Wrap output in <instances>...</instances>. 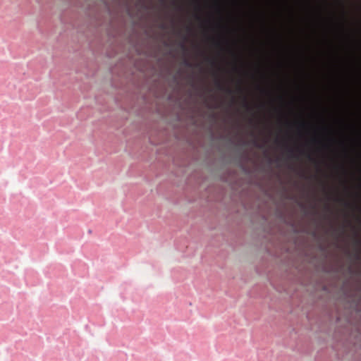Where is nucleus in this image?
<instances>
[{"label": "nucleus", "mask_w": 361, "mask_h": 361, "mask_svg": "<svg viewBox=\"0 0 361 361\" xmlns=\"http://www.w3.org/2000/svg\"><path fill=\"white\" fill-rule=\"evenodd\" d=\"M250 157L245 152L239 150L235 157V161L237 166L245 175H251L252 170L247 166L246 163L249 161Z\"/></svg>", "instance_id": "obj_1"}, {"label": "nucleus", "mask_w": 361, "mask_h": 361, "mask_svg": "<svg viewBox=\"0 0 361 361\" xmlns=\"http://www.w3.org/2000/svg\"><path fill=\"white\" fill-rule=\"evenodd\" d=\"M315 128L322 133L330 143H334L336 142L332 132L326 126H316Z\"/></svg>", "instance_id": "obj_2"}, {"label": "nucleus", "mask_w": 361, "mask_h": 361, "mask_svg": "<svg viewBox=\"0 0 361 361\" xmlns=\"http://www.w3.org/2000/svg\"><path fill=\"white\" fill-rule=\"evenodd\" d=\"M283 145L288 154V155L290 156V157H293L295 156L296 154V151H298V152L300 154L302 152V149H300V148H295L293 147H291L288 145V142L287 141H285L283 142Z\"/></svg>", "instance_id": "obj_3"}, {"label": "nucleus", "mask_w": 361, "mask_h": 361, "mask_svg": "<svg viewBox=\"0 0 361 361\" xmlns=\"http://www.w3.org/2000/svg\"><path fill=\"white\" fill-rule=\"evenodd\" d=\"M228 141L231 145H234L235 147H239V148L247 147L250 145V143L247 140H245L243 139H240V140L236 141L233 138L230 137L228 139Z\"/></svg>", "instance_id": "obj_4"}, {"label": "nucleus", "mask_w": 361, "mask_h": 361, "mask_svg": "<svg viewBox=\"0 0 361 361\" xmlns=\"http://www.w3.org/2000/svg\"><path fill=\"white\" fill-rule=\"evenodd\" d=\"M310 125L305 122V121H300L298 124L297 127V133L300 137H303V129L308 127Z\"/></svg>", "instance_id": "obj_5"}, {"label": "nucleus", "mask_w": 361, "mask_h": 361, "mask_svg": "<svg viewBox=\"0 0 361 361\" xmlns=\"http://www.w3.org/2000/svg\"><path fill=\"white\" fill-rule=\"evenodd\" d=\"M187 38L188 37L186 35H183V39L178 44V47L183 51L185 56L188 54V50L185 46Z\"/></svg>", "instance_id": "obj_6"}, {"label": "nucleus", "mask_w": 361, "mask_h": 361, "mask_svg": "<svg viewBox=\"0 0 361 361\" xmlns=\"http://www.w3.org/2000/svg\"><path fill=\"white\" fill-rule=\"evenodd\" d=\"M181 64H182L183 66H184V67H185V68H187L188 69H192L193 68V64L191 63V61L188 59H187L185 57H184L183 59V60L181 61Z\"/></svg>", "instance_id": "obj_7"}, {"label": "nucleus", "mask_w": 361, "mask_h": 361, "mask_svg": "<svg viewBox=\"0 0 361 361\" xmlns=\"http://www.w3.org/2000/svg\"><path fill=\"white\" fill-rule=\"evenodd\" d=\"M267 163L270 166L271 165H273L274 164L279 165L280 164V160H279V159H273L271 157H267Z\"/></svg>", "instance_id": "obj_8"}, {"label": "nucleus", "mask_w": 361, "mask_h": 361, "mask_svg": "<svg viewBox=\"0 0 361 361\" xmlns=\"http://www.w3.org/2000/svg\"><path fill=\"white\" fill-rule=\"evenodd\" d=\"M183 75V71L179 70L177 74L173 75V80L174 82L179 83V79Z\"/></svg>", "instance_id": "obj_9"}, {"label": "nucleus", "mask_w": 361, "mask_h": 361, "mask_svg": "<svg viewBox=\"0 0 361 361\" xmlns=\"http://www.w3.org/2000/svg\"><path fill=\"white\" fill-rule=\"evenodd\" d=\"M252 145L253 146L256 147H258V148H262V145H259L256 139H253L252 140Z\"/></svg>", "instance_id": "obj_10"}, {"label": "nucleus", "mask_w": 361, "mask_h": 361, "mask_svg": "<svg viewBox=\"0 0 361 361\" xmlns=\"http://www.w3.org/2000/svg\"><path fill=\"white\" fill-rule=\"evenodd\" d=\"M300 206L302 207V209L305 211V214H309V211L307 209V208L303 205L302 203H300Z\"/></svg>", "instance_id": "obj_11"}, {"label": "nucleus", "mask_w": 361, "mask_h": 361, "mask_svg": "<svg viewBox=\"0 0 361 361\" xmlns=\"http://www.w3.org/2000/svg\"><path fill=\"white\" fill-rule=\"evenodd\" d=\"M159 27H160L161 29H162V30H165V29H166V25H165V24H164V23H161V24L159 25Z\"/></svg>", "instance_id": "obj_12"}, {"label": "nucleus", "mask_w": 361, "mask_h": 361, "mask_svg": "<svg viewBox=\"0 0 361 361\" xmlns=\"http://www.w3.org/2000/svg\"><path fill=\"white\" fill-rule=\"evenodd\" d=\"M216 85H217V86L219 87V89L222 88V85H221V83L219 80H216Z\"/></svg>", "instance_id": "obj_13"}, {"label": "nucleus", "mask_w": 361, "mask_h": 361, "mask_svg": "<svg viewBox=\"0 0 361 361\" xmlns=\"http://www.w3.org/2000/svg\"><path fill=\"white\" fill-rule=\"evenodd\" d=\"M312 141H313L314 142H315V143H319V142H320V140H319L318 138H317V137H314V138L312 139Z\"/></svg>", "instance_id": "obj_14"}, {"label": "nucleus", "mask_w": 361, "mask_h": 361, "mask_svg": "<svg viewBox=\"0 0 361 361\" xmlns=\"http://www.w3.org/2000/svg\"><path fill=\"white\" fill-rule=\"evenodd\" d=\"M164 44H165V45H166V47H169V44L168 42H164Z\"/></svg>", "instance_id": "obj_15"}, {"label": "nucleus", "mask_w": 361, "mask_h": 361, "mask_svg": "<svg viewBox=\"0 0 361 361\" xmlns=\"http://www.w3.org/2000/svg\"><path fill=\"white\" fill-rule=\"evenodd\" d=\"M197 8H198V9H200V6L197 5Z\"/></svg>", "instance_id": "obj_16"}]
</instances>
